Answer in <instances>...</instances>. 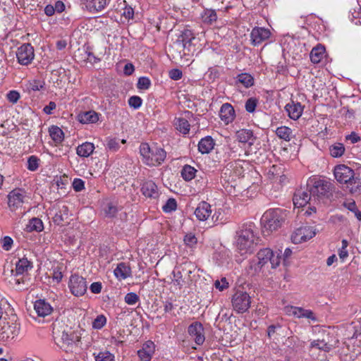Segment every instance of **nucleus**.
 Wrapping results in <instances>:
<instances>
[{
    "instance_id": "1",
    "label": "nucleus",
    "mask_w": 361,
    "mask_h": 361,
    "mask_svg": "<svg viewBox=\"0 0 361 361\" xmlns=\"http://www.w3.org/2000/svg\"><path fill=\"white\" fill-rule=\"evenodd\" d=\"M281 263L279 253L276 255L270 248H263L258 251L257 259L250 262L248 273L255 275L260 272L269 271L271 269H276Z\"/></svg>"
},
{
    "instance_id": "2",
    "label": "nucleus",
    "mask_w": 361,
    "mask_h": 361,
    "mask_svg": "<svg viewBox=\"0 0 361 361\" xmlns=\"http://www.w3.org/2000/svg\"><path fill=\"white\" fill-rule=\"evenodd\" d=\"M257 231L255 225L251 222L244 224L239 228L236 233V247L242 255L252 253L261 241Z\"/></svg>"
},
{
    "instance_id": "3",
    "label": "nucleus",
    "mask_w": 361,
    "mask_h": 361,
    "mask_svg": "<svg viewBox=\"0 0 361 361\" xmlns=\"http://www.w3.org/2000/svg\"><path fill=\"white\" fill-rule=\"evenodd\" d=\"M52 334L56 345L66 352L71 350L75 342L79 341L75 333L62 321L56 320L53 323Z\"/></svg>"
},
{
    "instance_id": "4",
    "label": "nucleus",
    "mask_w": 361,
    "mask_h": 361,
    "mask_svg": "<svg viewBox=\"0 0 361 361\" xmlns=\"http://www.w3.org/2000/svg\"><path fill=\"white\" fill-rule=\"evenodd\" d=\"M140 153L143 163L149 166L160 165L166 157V152L164 149L156 145L150 147L147 143L140 145Z\"/></svg>"
},
{
    "instance_id": "5",
    "label": "nucleus",
    "mask_w": 361,
    "mask_h": 361,
    "mask_svg": "<svg viewBox=\"0 0 361 361\" xmlns=\"http://www.w3.org/2000/svg\"><path fill=\"white\" fill-rule=\"evenodd\" d=\"M286 217L285 210L276 208L267 210L263 214L261 222L265 231H273L280 228Z\"/></svg>"
},
{
    "instance_id": "6",
    "label": "nucleus",
    "mask_w": 361,
    "mask_h": 361,
    "mask_svg": "<svg viewBox=\"0 0 361 361\" xmlns=\"http://www.w3.org/2000/svg\"><path fill=\"white\" fill-rule=\"evenodd\" d=\"M20 331V326L16 323H9L4 319L0 320V341L8 343L16 338Z\"/></svg>"
},
{
    "instance_id": "7",
    "label": "nucleus",
    "mask_w": 361,
    "mask_h": 361,
    "mask_svg": "<svg viewBox=\"0 0 361 361\" xmlns=\"http://www.w3.org/2000/svg\"><path fill=\"white\" fill-rule=\"evenodd\" d=\"M231 302L237 313H244L250 307L251 298L246 292L238 290L233 295Z\"/></svg>"
},
{
    "instance_id": "8",
    "label": "nucleus",
    "mask_w": 361,
    "mask_h": 361,
    "mask_svg": "<svg viewBox=\"0 0 361 361\" xmlns=\"http://www.w3.org/2000/svg\"><path fill=\"white\" fill-rule=\"evenodd\" d=\"M334 176L338 182L344 184L357 183V178L355 177V172L345 165H338L334 169Z\"/></svg>"
},
{
    "instance_id": "9",
    "label": "nucleus",
    "mask_w": 361,
    "mask_h": 361,
    "mask_svg": "<svg viewBox=\"0 0 361 361\" xmlns=\"http://www.w3.org/2000/svg\"><path fill=\"white\" fill-rule=\"evenodd\" d=\"M28 200L29 197L24 190L16 188L8 195V205L13 212L21 207L25 202H27Z\"/></svg>"
},
{
    "instance_id": "10",
    "label": "nucleus",
    "mask_w": 361,
    "mask_h": 361,
    "mask_svg": "<svg viewBox=\"0 0 361 361\" xmlns=\"http://www.w3.org/2000/svg\"><path fill=\"white\" fill-rule=\"evenodd\" d=\"M68 288L73 295L82 296L87 291V281L85 278L78 274H72L69 279Z\"/></svg>"
},
{
    "instance_id": "11",
    "label": "nucleus",
    "mask_w": 361,
    "mask_h": 361,
    "mask_svg": "<svg viewBox=\"0 0 361 361\" xmlns=\"http://www.w3.org/2000/svg\"><path fill=\"white\" fill-rule=\"evenodd\" d=\"M311 182H313V185L310 188V193L312 194L314 202L318 197H328L331 185L329 182L322 179H314Z\"/></svg>"
},
{
    "instance_id": "12",
    "label": "nucleus",
    "mask_w": 361,
    "mask_h": 361,
    "mask_svg": "<svg viewBox=\"0 0 361 361\" xmlns=\"http://www.w3.org/2000/svg\"><path fill=\"white\" fill-rule=\"evenodd\" d=\"M316 235L315 229L309 226H301L297 228L291 235L293 243H301L311 239Z\"/></svg>"
},
{
    "instance_id": "13",
    "label": "nucleus",
    "mask_w": 361,
    "mask_h": 361,
    "mask_svg": "<svg viewBox=\"0 0 361 361\" xmlns=\"http://www.w3.org/2000/svg\"><path fill=\"white\" fill-rule=\"evenodd\" d=\"M16 56L19 63L28 65L34 59V49L31 44H24L18 49Z\"/></svg>"
},
{
    "instance_id": "14",
    "label": "nucleus",
    "mask_w": 361,
    "mask_h": 361,
    "mask_svg": "<svg viewBox=\"0 0 361 361\" xmlns=\"http://www.w3.org/2000/svg\"><path fill=\"white\" fill-rule=\"evenodd\" d=\"M240 162L241 161L238 160L228 163L223 169V174L225 177H228L231 180H235V178L242 176L243 169Z\"/></svg>"
},
{
    "instance_id": "15",
    "label": "nucleus",
    "mask_w": 361,
    "mask_h": 361,
    "mask_svg": "<svg viewBox=\"0 0 361 361\" xmlns=\"http://www.w3.org/2000/svg\"><path fill=\"white\" fill-rule=\"evenodd\" d=\"M188 332L196 344L202 345L205 340L204 328L201 323L194 322L188 329Z\"/></svg>"
},
{
    "instance_id": "16",
    "label": "nucleus",
    "mask_w": 361,
    "mask_h": 361,
    "mask_svg": "<svg viewBox=\"0 0 361 361\" xmlns=\"http://www.w3.org/2000/svg\"><path fill=\"white\" fill-rule=\"evenodd\" d=\"M314 201L312 194L310 193V189L306 190H298L293 197V203L295 207H302L307 203L311 204V202Z\"/></svg>"
},
{
    "instance_id": "17",
    "label": "nucleus",
    "mask_w": 361,
    "mask_h": 361,
    "mask_svg": "<svg viewBox=\"0 0 361 361\" xmlns=\"http://www.w3.org/2000/svg\"><path fill=\"white\" fill-rule=\"evenodd\" d=\"M269 30L264 27H255L250 33L252 44L255 46L261 44L270 37Z\"/></svg>"
},
{
    "instance_id": "18",
    "label": "nucleus",
    "mask_w": 361,
    "mask_h": 361,
    "mask_svg": "<svg viewBox=\"0 0 361 361\" xmlns=\"http://www.w3.org/2000/svg\"><path fill=\"white\" fill-rule=\"evenodd\" d=\"M155 351V345L152 341L145 342L142 348L137 351L141 361H150Z\"/></svg>"
},
{
    "instance_id": "19",
    "label": "nucleus",
    "mask_w": 361,
    "mask_h": 361,
    "mask_svg": "<svg viewBox=\"0 0 361 361\" xmlns=\"http://www.w3.org/2000/svg\"><path fill=\"white\" fill-rule=\"evenodd\" d=\"M221 120L225 123L228 124L235 119V113L233 107L229 103L222 104L219 111Z\"/></svg>"
},
{
    "instance_id": "20",
    "label": "nucleus",
    "mask_w": 361,
    "mask_h": 361,
    "mask_svg": "<svg viewBox=\"0 0 361 361\" xmlns=\"http://www.w3.org/2000/svg\"><path fill=\"white\" fill-rule=\"evenodd\" d=\"M285 109L288 116L295 121L302 116L304 106L300 102L290 101L286 105Z\"/></svg>"
},
{
    "instance_id": "21",
    "label": "nucleus",
    "mask_w": 361,
    "mask_h": 361,
    "mask_svg": "<svg viewBox=\"0 0 361 361\" xmlns=\"http://www.w3.org/2000/svg\"><path fill=\"white\" fill-rule=\"evenodd\" d=\"M211 214V205L206 202H201L195 210V215L200 221H206Z\"/></svg>"
},
{
    "instance_id": "22",
    "label": "nucleus",
    "mask_w": 361,
    "mask_h": 361,
    "mask_svg": "<svg viewBox=\"0 0 361 361\" xmlns=\"http://www.w3.org/2000/svg\"><path fill=\"white\" fill-rule=\"evenodd\" d=\"M66 0H55L53 4H47L44 8V13L48 16H52L56 13H61L66 9Z\"/></svg>"
},
{
    "instance_id": "23",
    "label": "nucleus",
    "mask_w": 361,
    "mask_h": 361,
    "mask_svg": "<svg viewBox=\"0 0 361 361\" xmlns=\"http://www.w3.org/2000/svg\"><path fill=\"white\" fill-rule=\"evenodd\" d=\"M32 267V265L30 261L25 257L20 258L16 263L15 271H13V275L16 277H18V276L26 274Z\"/></svg>"
},
{
    "instance_id": "24",
    "label": "nucleus",
    "mask_w": 361,
    "mask_h": 361,
    "mask_svg": "<svg viewBox=\"0 0 361 361\" xmlns=\"http://www.w3.org/2000/svg\"><path fill=\"white\" fill-rule=\"evenodd\" d=\"M34 309L39 317H44L49 315L53 308L45 300H37L34 304Z\"/></svg>"
},
{
    "instance_id": "25",
    "label": "nucleus",
    "mask_w": 361,
    "mask_h": 361,
    "mask_svg": "<svg viewBox=\"0 0 361 361\" xmlns=\"http://www.w3.org/2000/svg\"><path fill=\"white\" fill-rule=\"evenodd\" d=\"M99 114L94 111L81 112L78 115V120L83 124L95 123L99 120Z\"/></svg>"
},
{
    "instance_id": "26",
    "label": "nucleus",
    "mask_w": 361,
    "mask_h": 361,
    "mask_svg": "<svg viewBox=\"0 0 361 361\" xmlns=\"http://www.w3.org/2000/svg\"><path fill=\"white\" fill-rule=\"evenodd\" d=\"M235 136L238 142L248 143L250 145H253L255 140L252 131L248 129H240L238 130Z\"/></svg>"
},
{
    "instance_id": "27",
    "label": "nucleus",
    "mask_w": 361,
    "mask_h": 361,
    "mask_svg": "<svg viewBox=\"0 0 361 361\" xmlns=\"http://www.w3.org/2000/svg\"><path fill=\"white\" fill-rule=\"evenodd\" d=\"M141 191L147 197L156 198L158 196L157 186L152 180L145 182L142 185Z\"/></svg>"
},
{
    "instance_id": "28",
    "label": "nucleus",
    "mask_w": 361,
    "mask_h": 361,
    "mask_svg": "<svg viewBox=\"0 0 361 361\" xmlns=\"http://www.w3.org/2000/svg\"><path fill=\"white\" fill-rule=\"evenodd\" d=\"M115 276L118 280H123L131 275V270L129 266L125 263H119L114 271Z\"/></svg>"
},
{
    "instance_id": "29",
    "label": "nucleus",
    "mask_w": 361,
    "mask_h": 361,
    "mask_svg": "<svg viewBox=\"0 0 361 361\" xmlns=\"http://www.w3.org/2000/svg\"><path fill=\"white\" fill-rule=\"evenodd\" d=\"M94 148L93 143L85 142L78 146L76 153L80 157H88L93 153Z\"/></svg>"
},
{
    "instance_id": "30",
    "label": "nucleus",
    "mask_w": 361,
    "mask_h": 361,
    "mask_svg": "<svg viewBox=\"0 0 361 361\" xmlns=\"http://www.w3.org/2000/svg\"><path fill=\"white\" fill-rule=\"evenodd\" d=\"M214 146V140L210 136H207L200 140L198 143V149L202 154L209 153Z\"/></svg>"
},
{
    "instance_id": "31",
    "label": "nucleus",
    "mask_w": 361,
    "mask_h": 361,
    "mask_svg": "<svg viewBox=\"0 0 361 361\" xmlns=\"http://www.w3.org/2000/svg\"><path fill=\"white\" fill-rule=\"evenodd\" d=\"M84 4L90 11H102L106 5V0H84Z\"/></svg>"
},
{
    "instance_id": "32",
    "label": "nucleus",
    "mask_w": 361,
    "mask_h": 361,
    "mask_svg": "<svg viewBox=\"0 0 361 361\" xmlns=\"http://www.w3.org/2000/svg\"><path fill=\"white\" fill-rule=\"evenodd\" d=\"M325 48L322 45L314 47L310 52V59L314 63H319L324 57Z\"/></svg>"
},
{
    "instance_id": "33",
    "label": "nucleus",
    "mask_w": 361,
    "mask_h": 361,
    "mask_svg": "<svg viewBox=\"0 0 361 361\" xmlns=\"http://www.w3.org/2000/svg\"><path fill=\"white\" fill-rule=\"evenodd\" d=\"M49 135L56 143V145L60 144L64 139V134L62 130L56 126H52L49 130Z\"/></svg>"
},
{
    "instance_id": "34",
    "label": "nucleus",
    "mask_w": 361,
    "mask_h": 361,
    "mask_svg": "<svg viewBox=\"0 0 361 361\" xmlns=\"http://www.w3.org/2000/svg\"><path fill=\"white\" fill-rule=\"evenodd\" d=\"M176 128L183 135H186L190 131V124L184 118H176L174 120Z\"/></svg>"
},
{
    "instance_id": "35",
    "label": "nucleus",
    "mask_w": 361,
    "mask_h": 361,
    "mask_svg": "<svg viewBox=\"0 0 361 361\" xmlns=\"http://www.w3.org/2000/svg\"><path fill=\"white\" fill-rule=\"evenodd\" d=\"M276 135L285 141H290L293 137L292 130L287 126H280L276 130Z\"/></svg>"
},
{
    "instance_id": "36",
    "label": "nucleus",
    "mask_w": 361,
    "mask_h": 361,
    "mask_svg": "<svg viewBox=\"0 0 361 361\" xmlns=\"http://www.w3.org/2000/svg\"><path fill=\"white\" fill-rule=\"evenodd\" d=\"M195 39V36L192 32L188 29H184L178 39L177 40L178 42H181L183 47H186L187 44H190L192 40Z\"/></svg>"
},
{
    "instance_id": "37",
    "label": "nucleus",
    "mask_w": 361,
    "mask_h": 361,
    "mask_svg": "<svg viewBox=\"0 0 361 361\" xmlns=\"http://www.w3.org/2000/svg\"><path fill=\"white\" fill-rule=\"evenodd\" d=\"M68 219V208L63 206L60 210L55 214L53 220L55 224L59 225Z\"/></svg>"
},
{
    "instance_id": "38",
    "label": "nucleus",
    "mask_w": 361,
    "mask_h": 361,
    "mask_svg": "<svg viewBox=\"0 0 361 361\" xmlns=\"http://www.w3.org/2000/svg\"><path fill=\"white\" fill-rule=\"evenodd\" d=\"M202 20L204 23L211 25L217 19V15L213 9H205L201 14Z\"/></svg>"
},
{
    "instance_id": "39",
    "label": "nucleus",
    "mask_w": 361,
    "mask_h": 361,
    "mask_svg": "<svg viewBox=\"0 0 361 361\" xmlns=\"http://www.w3.org/2000/svg\"><path fill=\"white\" fill-rule=\"evenodd\" d=\"M43 223L41 219L38 218H32L30 220L28 224H27V231H37L39 232L43 230Z\"/></svg>"
},
{
    "instance_id": "40",
    "label": "nucleus",
    "mask_w": 361,
    "mask_h": 361,
    "mask_svg": "<svg viewBox=\"0 0 361 361\" xmlns=\"http://www.w3.org/2000/svg\"><path fill=\"white\" fill-rule=\"evenodd\" d=\"M236 79V82L242 84L245 87H251L254 83L252 76L246 73L239 74Z\"/></svg>"
},
{
    "instance_id": "41",
    "label": "nucleus",
    "mask_w": 361,
    "mask_h": 361,
    "mask_svg": "<svg viewBox=\"0 0 361 361\" xmlns=\"http://www.w3.org/2000/svg\"><path fill=\"white\" fill-rule=\"evenodd\" d=\"M196 171L194 167L185 165L181 171V176L185 180L190 181L195 178Z\"/></svg>"
},
{
    "instance_id": "42",
    "label": "nucleus",
    "mask_w": 361,
    "mask_h": 361,
    "mask_svg": "<svg viewBox=\"0 0 361 361\" xmlns=\"http://www.w3.org/2000/svg\"><path fill=\"white\" fill-rule=\"evenodd\" d=\"M310 347L312 348H317L324 352H329L331 349V345L327 343L324 340H314L311 342Z\"/></svg>"
},
{
    "instance_id": "43",
    "label": "nucleus",
    "mask_w": 361,
    "mask_h": 361,
    "mask_svg": "<svg viewBox=\"0 0 361 361\" xmlns=\"http://www.w3.org/2000/svg\"><path fill=\"white\" fill-rule=\"evenodd\" d=\"M329 151L333 157H340L344 154L345 147L341 143H336L330 146Z\"/></svg>"
},
{
    "instance_id": "44",
    "label": "nucleus",
    "mask_w": 361,
    "mask_h": 361,
    "mask_svg": "<svg viewBox=\"0 0 361 361\" xmlns=\"http://www.w3.org/2000/svg\"><path fill=\"white\" fill-rule=\"evenodd\" d=\"M298 318H307L314 322L317 321V318L314 315V312L310 310H306L302 307H300Z\"/></svg>"
},
{
    "instance_id": "45",
    "label": "nucleus",
    "mask_w": 361,
    "mask_h": 361,
    "mask_svg": "<svg viewBox=\"0 0 361 361\" xmlns=\"http://www.w3.org/2000/svg\"><path fill=\"white\" fill-rule=\"evenodd\" d=\"M18 276L19 278L16 277L15 279L16 283L18 285V288L20 290L27 288V286L29 285V281L30 279V277L25 275V274Z\"/></svg>"
},
{
    "instance_id": "46",
    "label": "nucleus",
    "mask_w": 361,
    "mask_h": 361,
    "mask_svg": "<svg viewBox=\"0 0 361 361\" xmlns=\"http://www.w3.org/2000/svg\"><path fill=\"white\" fill-rule=\"evenodd\" d=\"M118 209L117 207L111 202H109L104 208V214L106 217L113 218L116 216Z\"/></svg>"
},
{
    "instance_id": "47",
    "label": "nucleus",
    "mask_w": 361,
    "mask_h": 361,
    "mask_svg": "<svg viewBox=\"0 0 361 361\" xmlns=\"http://www.w3.org/2000/svg\"><path fill=\"white\" fill-rule=\"evenodd\" d=\"M106 324V317L104 314H99L92 322V328L94 329H101Z\"/></svg>"
},
{
    "instance_id": "48",
    "label": "nucleus",
    "mask_w": 361,
    "mask_h": 361,
    "mask_svg": "<svg viewBox=\"0 0 361 361\" xmlns=\"http://www.w3.org/2000/svg\"><path fill=\"white\" fill-rule=\"evenodd\" d=\"M172 282L174 286H176L180 289L183 286V279L182 273L180 271H173V273Z\"/></svg>"
},
{
    "instance_id": "49",
    "label": "nucleus",
    "mask_w": 361,
    "mask_h": 361,
    "mask_svg": "<svg viewBox=\"0 0 361 361\" xmlns=\"http://www.w3.org/2000/svg\"><path fill=\"white\" fill-rule=\"evenodd\" d=\"M44 82L40 80H34L29 82L28 89L32 91H39L44 87Z\"/></svg>"
},
{
    "instance_id": "50",
    "label": "nucleus",
    "mask_w": 361,
    "mask_h": 361,
    "mask_svg": "<svg viewBox=\"0 0 361 361\" xmlns=\"http://www.w3.org/2000/svg\"><path fill=\"white\" fill-rule=\"evenodd\" d=\"M96 361H114V356L108 351L101 352L95 356Z\"/></svg>"
},
{
    "instance_id": "51",
    "label": "nucleus",
    "mask_w": 361,
    "mask_h": 361,
    "mask_svg": "<svg viewBox=\"0 0 361 361\" xmlns=\"http://www.w3.org/2000/svg\"><path fill=\"white\" fill-rule=\"evenodd\" d=\"M177 207L176 201L173 198L169 199L166 204L162 207L164 212H171L175 211Z\"/></svg>"
},
{
    "instance_id": "52",
    "label": "nucleus",
    "mask_w": 361,
    "mask_h": 361,
    "mask_svg": "<svg viewBox=\"0 0 361 361\" xmlns=\"http://www.w3.org/2000/svg\"><path fill=\"white\" fill-rule=\"evenodd\" d=\"M257 99L254 97L249 98L245 102V109L249 113H253L257 104Z\"/></svg>"
},
{
    "instance_id": "53",
    "label": "nucleus",
    "mask_w": 361,
    "mask_h": 361,
    "mask_svg": "<svg viewBox=\"0 0 361 361\" xmlns=\"http://www.w3.org/2000/svg\"><path fill=\"white\" fill-rule=\"evenodd\" d=\"M184 243L187 246L192 248L196 245L197 239L195 235L192 233H188L184 237Z\"/></svg>"
},
{
    "instance_id": "54",
    "label": "nucleus",
    "mask_w": 361,
    "mask_h": 361,
    "mask_svg": "<svg viewBox=\"0 0 361 361\" xmlns=\"http://www.w3.org/2000/svg\"><path fill=\"white\" fill-rule=\"evenodd\" d=\"M39 159L35 156H31L27 160V169L30 171H35L39 166Z\"/></svg>"
},
{
    "instance_id": "55",
    "label": "nucleus",
    "mask_w": 361,
    "mask_h": 361,
    "mask_svg": "<svg viewBox=\"0 0 361 361\" xmlns=\"http://www.w3.org/2000/svg\"><path fill=\"white\" fill-rule=\"evenodd\" d=\"M125 302L130 305H133L139 301L138 295L135 293H128L125 296Z\"/></svg>"
},
{
    "instance_id": "56",
    "label": "nucleus",
    "mask_w": 361,
    "mask_h": 361,
    "mask_svg": "<svg viewBox=\"0 0 361 361\" xmlns=\"http://www.w3.org/2000/svg\"><path fill=\"white\" fill-rule=\"evenodd\" d=\"M106 147L109 150H111L113 152L117 151L119 147V140L117 138H109L107 140Z\"/></svg>"
},
{
    "instance_id": "57",
    "label": "nucleus",
    "mask_w": 361,
    "mask_h": 361,
    "mask_svg": "<svg viewBox=\"0 0 361 361\" xmlns=\"http://www.w3.org/2000/svg\"><path fill=\"white\" fill-rule=\"evenodd\" d=\"M150 85L149 79L146 77H141L138 79L137 88L140 90H147Z\"/></svg>"
},
{
    "instance_id": "58",
    "label": "nucleus",
    "mask_w": 361,
    "mask_h": 361,
    "mask_svg": "<svg viewBox=\"0 0 361 361\" xmlns=\"http://www.w3.org/2000/svg\"><path fill=\"white\" fill-rule=\"evenodd\" d=\"M142 99L138 96H132L128 99V104L134 109H138L142 105Z\"/></svg>"
},
{
    "instance_id": "59",
    "label": "nucleus",
    "mask_w": 361,
    "mask_h": 361,
    "mask_svg": "<svg viewBox=\"0 0 361 361\" xmlns=\"http://www.w3.org/2000/svg\"><path fill=\"white\" fill-rule=\"evenodd\" d=\"M278 167L275 165H273L267 171L268 178L270 180H275L276 178H278L281 179L282 176H279V174L278 173Z\"/></svg>"
},
{
    "instance_id": "60",
    "label": "nucleus",
    "mask_w": 361,
    "mask_h": 361,
    "mask_svg": "<svg viewBox=\"0 0 361 361\" xmlns=\"http://www.w3.org/2000/svg\"><path fill=\"white\" fill-rule=\"evenodd\" d=\"M299 309H300L299 307L288 305V306L284 307L283 310L287 315H289V316L293 315V316L295 317L296 318H298Z\"/></svg>"
},
{
    "instance_id": "61",
    "label": "nucleus",
    "mask_w": 361,
    "mask_h": 361,
    "mask_svg": "<svg viewBox=\"0 0 361 361\" xmlns=\"http://www.w3.org/2000/svg\"><path fill=\"white\" fill-rule=\"evenodd\" d=\"M6 98L10 102L15 104L19 99L20 94L16 90H11L7 93Z\"/></svg>"
},
{
    "instance_id": "62",
    "label": "nucleus",
    "mask_w": 361,
    "mask_h": 361,
    "mask_svg": "<svg viewBox=\"0 0 361 361\" xmlns=\"http://www.w3.org/2000/svg\"><path fill=\"white\" fill-rule=\"evenodd\" d=\"M72 185L75 191L80 192L85 188V182L80 178H75Z\"/></svg>"
},
{
    "instance_id": "63",
    "label": "nucleus",
    "mask_w": 361,
    "mask_h": 361,
    "mask_svg": "<svg viewBox=\"0 0 361 361\" xmlns=\"http://www.w3.org/2000/svg\"><path fill=\"white\" fill-rule=\"evenodd\" d=\"M2 247L6 250L8 251L11 249L13 240V239L9 236H5L2 240Z\"/></svg>"
},
{
    "instance_id": "64",
    "label": "nucleus",
    "mask_w": 361,
    "mask_h": 361,
    "mask_svg": "<svg viewBox=\"0 0 361 361\" xmlns=\"http://www.w3.org/2000/svg\"><path fill=\"white\" fill-rule=\"evenodd\" d=\"M122 16L125 17L126 19L130 20L133 18L134 16V11L131 6H126L123 8V12L122 13Z\"/></svg>"
}]
</instances>
